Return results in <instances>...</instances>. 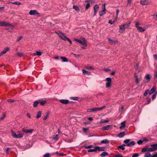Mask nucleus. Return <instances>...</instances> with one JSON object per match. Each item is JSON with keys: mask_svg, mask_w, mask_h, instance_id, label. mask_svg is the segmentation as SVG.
Wrapping results in <instances>:
<instances>
[{"mask_svg": "<svg viewBox=\"0 0 157 157\" xmlns=\"http://www.w3.org/2000/svg\"><path fill=\"white\" fill-rule=\"evenodd\" d=\"M135 144V142L134 141L131 142L129 144H123L122 145L118 146L117 147V148L118 149H121L124 150L125 149L124 146H127L128 147H131L134 146Z\"/></svg>", "mask_w": 157, "mask_h": 157, "instance_id": "obj_1", "label": "nucleus"}, {"mask_svg": "<svg viewBox=\"0 0 157 157\" xmlns=\"http://www.w3.org/2000/svg\"><path fill=\"white\" fill-rule=\"evenodd\" d=\"M59 101L62 103L64 104H68L69 101L67 99H61Z\"/></svg>", "mask_w": 157, "mask_h": 157, "instance_id": "obj_12", "label": "nucleus"}, {"mask_svg": "<svg viewBox=\"0 0 157 157\" xmlns=\"http://www.w3.org/2000/svg\"><path fill=\"white\" fill-rule=\"evenodd\" d=\"M86 68L88 70H94V68L93 67H92L87 66V67H86Z\"/></svg>", "mask_w": 157, "mask_h": 157, "instance_id": "obj_38", "label": "nucleus"}, {"mask_svg": "<svg viewBox=\"0 0 157 157\" xmlns=\"http://www.w3.org/2000/svg\"><path fill=\"white\" fill-rule=\"evenodd\" d=\"M150 2L148 0H141L140 3L142 5H147L149 4Z\"/></svg>", "mask_w": 157, "mask_h": 157, "instance_id": "obj_11", "label": "nucleus"}, {"mask_svg": "<svg viewBox=\"0 0 157 157\" xmlns=\"http://www.w3.org/2000/svg\"><path fill=\"white\" fill-rule=\"evenodd\" d=\"M109 43L112 45L116 44L118 43V41L117 40H112L110 38H108Z\"/></svg>", "mask_w": 157, "mask_h": 157, "instance_id": "obj_6", "label": "nucleus"}, {"mask_svg": "<svg viewBox=\"0 0 157 157\" xmlns=\"http://www.w3.org/2000/svg\"><path fill=\"white\" fill-rule=\"evenodd\" d=\"M49 114V112H48L47 113L46 115L43 118V120H47V119L48 117Z\"/></svg>", "mask_w": 157, "mask_h": 157, "instance_id": "obj_35", "label": "nucleus"}, {"mask_svg": "<svg viewBox=\"0 0 157 157\" xmlns=\"http://www.w3.org/2000/svg\"><path fill=\"white\" fill-rule=\"evenodd\" d=\"M139 155L138 153L134 154L132 156V157H138Z\"/></svg>", "mask_w": 157, "mask_h": 157, "instance_id": "obj_52", "label": "nucleus"}, {"mask_svg": "<svg viewBox=\"0 0 157 157\" xmlns=\"http://www.w3.org/2000/svg\"><path fill=\"white\" fill-rule=\"evenodd\" d=\"M60 58L62 60L63 62H67L68 61L67 58L64 57H61Z\"/></svg>", "mask_w": 157, "mask_h": 157, "instance_id": "obj_29", "label": "nucleus"}, {"mask_svg": "<svg viewBox=\"0 0 157 157\" xmlns=\"http://www.w3.org/2000/svg\"><path fill=\"white\" fill-rule=\"evenodd\" d=\"M119 12V10H117V11H116V15H117L116 18H117V17L118 15Z\"/></svg>", "mask_w": 157, "mask_h": 157, "instance_id": "obj_58", "label": "nucleus"}, {"mask_svg": "<svg viewBox=\"0 0 157 157\" xmlns=\"http://www.w3.org/2000/svg\"><path fill=\"white\" fill-rule=\"evenodd\" d=\"M151 147L154 148L155 151L157 150V144H152L151 145Z\"/></svg>", "mask_w": 157, "mask_h": 157, "instance_id": "obj_23", "label": "nucleus"}, {"mask_svg": "<svg viewBox=\"0 0 157 157\" xmlns=\"http://www.w3.org/2000/svg\"><path fill=\"white\" fill-rule=\"evenodd\" d=\"M22 131L26 133H32L34 131V130L33 129H25L22 128Z\"/></svg>", "mask_w": 157, "mask_h": 157, "instance_id": "obj_10", "label": "nucleus"}, {"mask_svg": "<svg viewBox=\"0 0 157 157\" xmlns=\"http://www.w3.org/2000/svg\"><path fill=\"white\" fill-rule=\"evenodd\" d=\"M11 132L12 136L14 138H22L23 136V134L20 133V132H18V134H16V133L12 130L11 131Z\"/></svg>", "mask_w": 157, "mask_h": 157, "instance_id": "obj_3", "label": "nucleus"}, {"mask_svg": "<svg viewBox=\"0 0 157 157\" xmlns=\"http://www.w3.org/2000/svg\"><path fill=\"white\" fill-rule=\"evenodd\" d=\"M39 102L40 103L41 105H44V104H45L46 102L45 101H39Z\"/></svg>", "mask_w": 157, "mask_h": 157, "instance_id": "obj_42", "label": "nucleus"}, {"mask_svg": "<svg viewBox=\"0 0 157 157\" xmlns=\"http://www.w3.org/2000/svg\"><path fill=\"white\" fill-rule=\"evenodd\" d=\"M153 57L155 59H157V54L154 55Z\"/></svg>", "mask_w": 157, "mask_h": 157, "instance_id": "obj_62", "label": "nucleus"}, {"mask_svg": "<svg viewBox=\"0 0 157 157\" xmlns=\"http://www.w3.org/2000/svg\"><path fill=\"white\" fill-rule=\"evenodd\" d=\"M59 139V136L58 135H56L55 137L53 138V139L57 140Z\"/></svg>", "mask_w": 157, "mask_h": 157, "instance_id": "obj_47", "label": "nucleus"}, {"mask_svg": "<svg viewBox=\"0 0 157 157\" xmlns=\"http://www.w3.org/2000/svg\"><path fill=\"white\" fill-rule=\"evenodd\" d=\"M151 78L150 75L149 74L146 75L145 76V78L148 81L150 80Z\"/></svg>", "mask_w": 157, "mask_h": 157, "instance_id": "obj_26", "label": "nucleus"}, {"mask_svg": "<svg viewBox=\"0 0 157 157\" xmlns=\"http://www.w3.org/2000/svg\"><path fill=\"white\" fill-rule=\"evenodd\" d=\"M44 157H50V154L48 153H47L44 155Z\"/></svg>", "mask_w": 157, "mask_h": 157, "instance_id": "obj_44", "label": "nucleus"}, {"mask_svg": "<svg viewBox=\"0 0 157 157\" xmlns=\"http://www.w3.org/2000/svg\"><path fill=\"white\" fill-rule=\"evenodd\" d=\"M15 100H12V99H8L7 100V101L9 102L10 103H12Z\"/></svg>", "mask_w": 157, "mask_h": 157, "instance_id": "obj_51", "label": "nucleus"}, {"mask_svg": "<svg viewBox=\"0 0 157 157\" xmlns=\"http://www.w3.org/2000/svg\"><path fill=\"white\" fill-rule=\"evenodd\" d=\"M55 33L57 34L58 35V36H59V37H60V38H61V37H62V36H63L62 34H63V33H58L57 32H56Z\"/></svg>", "mask_w": 157, "mask_h": 157, "instance_id": "obj_41", "label": "nucleus"}, {"mask_svg": "<svg viewBox=\"0 0 157 157\" xmlns=\"http://www.w3.org/2000/svg\"><path fill=\"white\" fill-rule=\"evenodd\" d=\"M156 88V86H153V87L151 90L150 91H149V94L150 95H151L155 91Z\"/></svg>", "mask_w": 157, "mask_h": 157, "instance_id": "obj_15", "label": "nucleus"}, {"mask_svg": "<svg viewBox=\"0 0 157 157\" xmlns=\"http://www.w3.org/2000/svg\"><path fill=\"white\" fill-rule=\"evenodd\" d=\"M5 117H6L5 114H4L0 118V121H2V120H3L5 118Z\"/></svg>", "mask_w": 157, "mask_h": 157, "instance_id": "obj_50", "label": "nucleus"}, {"mask_svg": "<svg viewBox=\"0 0 157 157\" xmlns=\"http://www.w3.org/2000/svg\"><path fill=\"white\" fill-rule=\"evenodd\" d=\"M125 135V133L124 132L120 133L117 136L119 138H122L124 137Z\"/></svg>", "mask_w": 157, "mask_h": 157, "instance_id": "obj_17", "label": "nucleus"}, {"mask_svg": "<svg viewBox=\"0 0 157 157\" xmlns=\"http://www.w3.org/2000/svg\"><path fill=\"white\" fill-rule=\"evenodd\" d=\"M126 123L125 121H124L122 122L121 123V126L120 127V128L122 129L124 128L125 126V123Z\"/></svg>", "mask_w": 157, "mask_h": 157, "instance_id": "obj_18", "label": "nucleus"}, {"mask_svg": "<svg viewBox=\"0 0 157 157\" xmlns=\"http://www.w3.org/2000/svg\"><path fill=\"white\" fill-rule=\"evenodd\" d=\"M36 55L38 56H40L42 54V52H40V51H36Z\"/></svg>", "mask_w": 157, "mask_h": 157, "instance_id": "obj_43", "label": "nucleus"}, {"mask_svg": "<svg viewBox=\"0 0 157 157\" xmlns=\"http://www.w3.org/2000/svg\"><path fill=\"white\" fill-rule=\"evenodd\" d=\"M147 100L148 103H149L151 101V99L149 98H147Z\"/></svg>", "mask_w": 157, "mask_h": 157, "instance_id": "obj_59", "label": "nucleus"}, {"mask_svg": "<svg viewBox=\"0 0 157 157\" xmlns=\"http://www.w3.org/2000/svg\"><path fill=\"white\" fill-rule=\"evenodd\" d=\"M97 151H104L105 150V148L103 147H101L98 146L96 147Z\"/></svg>", "mask_w": 157, "mask_h": 157, "instance_id": "obj_16", "label": "nucleus"}, {"mask_svg": "<svg viewBox=\"0 0 157 157\" xmlns=\"http://www.w3.org/2000/svg\"><path fill=\"white\" fill-rule=\"evenodd\" d=\"M71 99H72L74 100H77L78 99V97H71Z\"/></svg>", "mask_w": 157, "mask_h": 157, "instance_id": "obj_49", "label": "nucleus"}, {"mask_svg": "<svg viewBox=\"0 0 157 157\" xmlns=\"http://www.w3.org/2000/svg\"><path fill=\"white\" fill-rule=\"evenodd\" d=\"M130 141V139H126L124 141V143L127 144H128L130 143V142L129 143Z\"/></svg>", "mask_w": 157, "mask_h": 157, "instance_id": "obj_33", "label": "nucleus"}, {"mask_svg": "<svg viewBox=\"0 0 157 157\" xmlns=\"http://www.w3.org/2000/svg\"><path fill=\"white\" fill-rule=\"evenodd\" d=\"M73 8L75 9L76 11H78L80 10L79 8L76 5H74L73 6Z\"/></svg>", "mask_w": 157, "mask_h": 157, "instance_id": "obj_34", "label": "nucleus"}, {"mask_svg": "<svg viewBox=\"0 0 157 157\" xmlns=\"http://www.w3.org/2000/svg\"><path fill=\"white\" fill-rule=\"evenodd\" d=\"M12 3L13 4L17 5H20L21 4V3L20 2H13Z\"/></svg>", "mask_w": 157, "mask_h": 157, "instance_id": "obj_46", "label": "nucleus"}, {"mask_svg": "<svg viewBox=\"0 0 157 157\" xmlns=\"http://www.w3.org/2000/svg\"><path fill=\"white\" fill-rule=\"evenodd\" d=\"M148 148L145 147L143 148L141 151L142 152H145L146 151H148Z\"/></svg>", "mask_w": 157, "mask_h": 157, "instance_id": "obj_39", "label": "nucleus"}, {"mask_svg": "<svg viewBox=\"0 0 157 157\" xmlns=\"http://www.w3.org/2000/svg\"><path fill=\"white\" fill-rule=\"evenodd\" d=\"M90 6V4L89 3H88L86 4V6L85 9L86 10H87Z\"/></svg>", "mask_w": 157, "mask_h": 157, "instance_id": "obj_48", "label": "nucleus"}, {"mask_svg": "<svg viewBox=\"0 0 157 157\" xmlns=\"http://www.w3.org/2000/svg\"><path fill=\"white\" fill-rule=\"evenodd\" d=\"M105 3L102 5V9L103 10L99 12V14L100 16H102L105 14L106 13L105 8Z\"/></svg>", "mask_w": 157, "mask_h": 157, "instance_id": "obj_7", "label": "nucleus"}, {"mask_svg": "<svg viewBox=\"0 0 157 157\" xmlns=\"http://www.w3.org/2000/svg\"><path fill=\"white\" fill-rule=\"evenodd\" d=\"M143 142V140H138L137 143L139 144H142Z\"/></svg>", "mask_w": 157, "mask_h": 157, "instance_id": "obj_54", "label": "nucleus"}, {"mask_svg": "<svg viewBox=\"0 0 157 157\" xmlns=\"http://www.w3.org/2000/svg\"><path fill=\"white\" fill-rule=\"evenodd\" d=\"M111 125H107L105 126H104L103 127L102 129L103 130H108L110 127H111Z\"/></svg>", "mask_w": 157, "mask_h": 157, "instance_id": "obj_19", "label": "nucleus"}, {"mask_svg": "<svg viewBox=\"0 0 157 157\" xmlns=\"http://www.w3.org/2000/svg\"><path fill=\"white\" fill-rule=\"evenodd\" d=\"M109 143V141L107 139H105L101 141V143L107 144Z\"/></svg>", "mask_w": 157, "mask_h": 157, "instance_id": "obj_27", "label": "nucleus"}, {"mask_svg": "<svg viewBox=\"0 0 157 157\" xmlns=\"http://www.w3.org/2000/svg\"><path fill=\"white\" fill-rule=\"evenodd\" d=\"M82 74L85 75H87L89 76L90 75L91 73L90 72L86 71L84 70H82Z\"/></svg>", "mask_w": 157, "mask_h": 157, "instance_id": "obj_14", "label": "nucleus"}, {"mask_svg": "<svg viewBox=\"0 0 157 157\" xmlns=\"http://www.w3.org/2000/svg\"><path fill=\"white\" fill-rule=\"evenodd\" d=\"M97 151V149L96 147L94 149H89L88 151L89 152H92L94 151Z\"/></svg>", "mask_w": 157, "mask_h": 157, "instance_id": "obj_31", "label": "nucleus"}, {"mask_svg": "<svg viewBox=\"0 0 157 157\" xmlns=\"http://www.w3.org/2000/svg\"><path fill=\"white\" fill-rule=\"evenodd\" d=\"M29 14L30 15H35L36 14H38V13L37 12L36 10H31L30 11Z\"/></svg>", "mask_w": 157, "mask_h": 157, "instance_id": "obj_13", "label": "nucleus"}, {"mask_svg": "<svg viewBox=\"0 0 157 157\" xmlns=\"http://www.w3.org/2000/svg\"><path fill=\"white\" fill-rule=\"evenodd\" d=\"M119 109L120 111L122 113V112L123 110V106H121V108H120Z\"/></svg>", "mask_w": 157, "mask_h": 157, "instance_id": "obj_61", "label": "nucleus"}, {"mask_svg": "<svg viewBox=\"0 0 157 157\" xmlns=\"http://www.w3.org/2000/svg\"><path fill=\"white\" fill-rule=\"evenodd\" d=\"M155 151V150L152 147L150 148H148V151L150 152H153Z\"/></svg>", "mask_w": 157, "mask_h": 157, "instance_id": "obj_36", "label": "nucleus"}, {"mask_svg": "<svg viewBox=\"0 0 157 157\" xmlns=\"http://www.w3.org/2000/svg\"><path fill=\"white\" fill-rule=\"evenodd\" d=\"M39 103V101H35L34 102L33 105V107H36L37 106L38 104Z\"/></svg>", "mask_w": 157, "mask_h": 157, "instance_id": "obj_32", "label": "nucleus"}, {"mask_svg": "<svg viewBox=\"0 0 157 157\" xmlns=\"http://www.w3.org/2000/svg\"><path fill=\"white\" fill-rule=\"evenodd\" d=\"M17 54L19 57H21L23 55V54L22 53L20 52L17 53Z\"/></svg>", "mask_w": 157, "mask_h": 157, "instance_id": "obj_45", "label": "nucleus"}, {"mask_svg": "<svg viewBox=\"0 0 157 157\" xmlns=\"http://www.w3.org/2000/svg\"><path fill=\"white\" fill-rule=\"evenodd\" d=\"M62 37H61V39L64 40H67L68 38L65 36L64 34H62Z\"/></svg>", "mask_w": 157, "mask_h": 157, "instance_id": "obj_25", "label": "nucleus"}, {"mask_svg": "<svg viewBox=\"0 0 157 157\" xmlns=\"http://www.w3.org/2000/svg\"><path fill=\"white\" fill-rule=\"evenodd\" d=\"M114 157H123V156L121 154H119L118 155H115Z\"/></svg>", "mask_w": 157, "mask_h": 157, "instance_id": "obj_53", "label": "nucleus"}, {"mask_svg": "<svg viewBox=\"0 0 157 157\" xmlns=\"http://www.w3.org/2000/svg\"><path fill=\"white\" fill-rule=\"evenodd\" d=\"M42 112L41 111H39L37 112V115L36 116V118H38L40 117L41 115Z\"/></svg>", "mask_w": 157, "mask_h": 157, "instance_id": "obj_22", "label": "nucleus"}, {"mask_svg": "<svg viewBox=\"0 0 157 157\" xmlns=\"http://www.w3.org/2000/svg\"><path fill=\"white\" fill-rule=\"evenodd\" d=\"M151 153H146L144 155V157H151Z\"/></svg>", "mask_w": 157, "mask_h": 157, "instance_id": "obj_37", "label": "nucleus"}, {"mask_svg": "<svg viewBox=\"0 0 157 157\" xmlns=\"http://www.w3.org/2000/svg\"><path fill=\"white\" fill-rule=\"evenodd\" d=\"M105 107V106H103L102 107L100 108H94L91 109H89L87 110V111L88 112H93L100 111Z\"/></svg>", "mask_w": 157, "mask_h": 157, "instance_id": "obj_4", "label": "nucleus"}, {"mask_svg": "<svg viewBox=\"0 0 157 157\" xmlns=\"http://www.w3.org/2000/svg\"><path fill=\"white\" fill-rule=\"evenodd\" d=\"M99 8L98 5L97 4L95 5L94 7V11H98V9Z\"/></svg>", "mask_w": 157, "mask_h": 157, "instance_id": "obj_21", "label": "nucleus"}, {"mask_svg": "<svg viewBox=\"0 0 157 157\" xmlns=\"http://www.w3.org/2000/svg\"><path fill=\"white\" fill-rule=\"evenodd\" d=\"M114 22V21H113L111 20H109V23L111 24H112Z\"/></svg>", "mask_w": 157, "mask_h": 157, "instance_id": "obj_60", "label": "nucleus"}, {"mask_svg": "<svg viewBox=\"0 0 157 157\" xmlns=\"http://www.w3.org/2000/svg\"><path fill=\"white\" fill-rule=\"evenodd\" d=\"M10 49V48L8 47H6L2 51V52L3 54H4L6 53V52L8 51Z\"/></svg>", "mask_w": 157, "mask_h": 157, "instance_id": "obj_28", "label": "nucleus"}, {"mask_svg": "<svg viewBox=\"0 0 157 157\" xmlns=\"http://www.w3.org/2000/svg\"><path fill=\"white\" fill-rule=\"evenodd\" d=\"M135 76L136 78V80L135 82L136 84H138L140 80L138 78V76L136 74L135 75Z\"/></svg>", "mask_w": 157, "mask_h": 157, "instance_id": "obj_24", "label": "nucleus"}, {"mask_svg": "<svg viewBox=\"0 0 157 157\" xmlns=\"http://www.w3.org/2000/svg\"><path fill=\"white\" fill-rule=\"evenodd\" d=\"M137 29L138 31L140 32H144L145 30L142 27H139L137 28Z\"/></svg>", "mask_w": 157, "mask_h": 157, "instance_id": "obj_20", "label": "nucleus"}, {"mask_svg": "<svg viewBox=\"0 0 157 157\" xmlns=\"http://www.w3.org/2000/svg\"><path fill=\"white\" fill-rule=\"evenodd\" d=\"M130 23V22H126L123 25H121L120 26V29L121 30H124L125 29L126 27H128L129 26Z\"/></svg>", "mask_w": 157, "mask_h": 157, "instance_id": "obj_8", "label": "nucleus"}, {"mask_svg": "<svg viewBox=\"0 0 157 157\" xmlns=\"http://www.w3.org/2000/svg\"><path fill=\"white\" fill-rule=\"evenodd\" d=\"M0 25L2 26H13L11 24H9L8 23H7L6 22L3 21H0Z\"/></svg>", "mask_w": 157, "mask_h": 157, "instance_id": "obj_9", "label": "nucleus"}, {"mask_svg": "<svg viewBox=\"0 0 157 157\" xmlns=\"http://www.w3.org/2000/svg\"><path fill=\"white\" fill-rule=\"evenodd\" d=\"M10 148L9 147L6 148V154H8V150L10 149Z\"/></svg>", "mask_w": 157, "mask_h": 157, "instance_id": "obj_57", "label": "nucleus"}, {"mask_svg": "<svg viewBox=\"0 0 157 157\" xmlns=\"http://www.w3.org/2000/svg\"><path fill=\"white\" fill-rule=\"evenodd\" d=\"M151 157H157V153L155 154V155L151 156Z\"/></svg>", "mask_w": 157, "mask_h": 157, "instance_id": "obj_64", "label": "nucleus"}, {"mask_svg": "<svg viewBox=\"0 0 157 157\" xmlns=\"http://www.w3.org/2000/svg\"><path fill=\"white\" fill-rule=\"evenodd\" d=\"M149 90H147L144 94V96H146L147 94H148V93H149Z\"/></svg>", "mask_w": 157, "mask_h": 157, "instance_id": "obj_55", "label": "nucleus"}, {"mask_svg": "<svg viewBox=\"0 0 157 157\" xmlns=\"http://www.w3.org/2000/svg\"><path fill=\"white\" fill-rule=\"evenodd\" d=\"M22 38V36H20L18 37L17 39V41H19Z\"/></svg>", "mask_w": 157, "mask_h": 157, "instance_id": "obj_56", "label": "nucleus"}, {"mask_svg": "<svg viewBox=\"0 0 157 157\" xmlns=\"http://www.w3.org/2000/svg\"><path fill=\"white\" fill-rule=\"evenodd\" d=\"M108 155V154L107 152H103L102 153H101V154L100 156L101 157H104L106 155Z\"/></svg>", "mask_w": 157, "mask_h": 157, "instance_id": "obj_30", "label": "nucleus"}, {"mask_svg": "<svg viewBox=\"0 0 157 157\" xmlns=\"http://www.w3.org/2000/svg\"><path fill=\"white\" fill-rule=\"evenodd\" d=\"M135 26L136 28L139 27V26L140 25V23L138 22H136L135 23Z\"/></svg>", "mask_w": 157, "mask_h": 157, "instance_id": "obj_40", "label": "nucleus"}, {"mask_svg": "<svg viewBox=\"0 0 157 157\" xmlns=\"http://www.w3.org/2000/svg\"><path fill=\"white\" fill-rule=\"evenodd\" d=\"M74 40L80 44L85 47H86L87 46L86 41V39L84 38H82L80 39H74Z\"/></svg>", "mask_w": 157, "mask_h": 157, "instance_id": "obj_2", "label": "nucleus"}, {"mask_svg": "<svg viewBox=\"0 0 157 157\" xmlns=\"http://www.w3.org/2000/svg\"><path fill=\"white\" fill-rule=\"evenodd\" d=\"M106 80L107 81V82L106 83V87H110L111 84V78L109 77L107 78H106Z\"/></svg>", "mask_w": 157, "mask_h": 157, "instance_id": "obj_5", "label": "nucleus"}, {"mask_svg": "<svg viewBox=\"0 0 157 157\" xmlns=\"http://www.w3.org/2000/svg\"><path fill=\"white\" fill-rule=\"evenodd\" d=\"M156 94H154L152 96V99L154 100L155 98H156Z\"/></svg>", "mask_w": 157, "mask_h": 157, "instance_id": "obj_63", "label": "nucleus"}]
</instances>
